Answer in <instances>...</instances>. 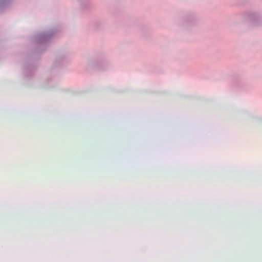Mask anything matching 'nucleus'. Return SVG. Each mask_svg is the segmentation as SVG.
<instances>
[{"mask_svg": "<svg viewBox=\"0 0 262 262\" xmlns=\"http://www.w3.org/2000/svg\"><path fill=\"white\" fill-rule=\"evenodd\" d=\"M240 19L243 23L252 26L262 25V12L254 10H246L240 14Z\"/></svg>", "mask_w": 262, "mask_h": 262, "instance_id": "f257e3e1", "label": "nucleus"}, {"mask_svg": "<svg viewBox=\"0 0 262 262\" xmlns=\"http://www.w3.org/2000/svg\"><path fill=\"white\" fill-rule=\"evenodd\" d=\"M57 32L58 28L56 27H48L34 36V41L37 44H46L50 41Z\"/></svg>", "mask_w": 262, "mask_h": 262, "instance_id": "f03ea898", "label": "nucleus"}, {"mask_svg": "<svg viewBox=\"0 0 262 262\" xmlns=\"http://www.w3.org/2000/svg\"><path fill=\"white\" fill-rule=\"evenodd\" d=\"M101 62L96 57H91L87 59L86 66L88 70L98 69L100 67Z\"/></svg>", "mask_w": 262, "mask_h": 262, "instance_id": "7ed1b4c3", "label": "nucleus"}, {"mask_svg": "<svg viewBox=\"0 0 262 262\" xmlns=\"http://www.w3.org/2000/svg\"><path fill=\"white\" fill-rule=\"evenodd\" d=\"M198 18L195 14H190L185 17V23L188 26H192L198 23Z\"/></svg>", "mask_w": 262, "mask_h": 262, "instance_id": "20e7f679", "label": "nucleus"}, {"mask_svg": "<svg viewBox=\"0 0 262 262\" xmlns=\"http://www.w3.org/2000/svg\"><path fill=\"white\" fill-rule=\"evenodd\" d=\"M13 0H0V8L6 9L10 6Z\"/></svg>", "mask_w": 262, "mask_h": 262, "instance_id": "39448f33", "label": "nucleus"}, {"mask_svg": "<svg viewBox=\"0 0 262 262\" xmlns=\"http://www.w3.org/2000/svg\"><path fill=\"white\" fill-rule=\"evenodd\" d=\"M82 8H85L90 3L89 0H78Z\"/></svg>", "mask_w": 262, "mask_h": 262, "instance_id": "423d86ee", "label": "nucleus"}, {"mask_svg": "<svg viewBox=\"0 0 262 262\" xmlns=\"http://www.w3.org/2000/svg\"><path fill=\"white\" fill-rule=\"evenodd\" d=\"M65 56H66V55H59L58 56V58H64V57H65Z\"/></svg>", "mask_w": 262, "mask_h": 262, "instance_id": "0eeeda50", "label": "nucleus"}, {"mask_svg": "<svg viewBox=\"0 0 262 262\" xmlns=\"http://www.w3.org/2000/svg\"><path fill=\"white\" fill-rule=\"evenodd\" d=\"M46 49V47H44L41 49L42 51H44Z\"/></svg>", "mask_w": 262, "mask_h": 262, "instance_id": "6e6552de", "label": "nucleus"}]
</instances>
